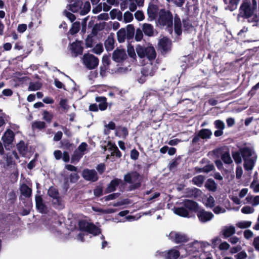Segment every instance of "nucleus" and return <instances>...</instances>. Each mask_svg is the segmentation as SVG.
Here are the masks:
<instances>
[{"instance_id": "b1692460", "label": "nucleus", "mask_w": 259, "mask_h": 259, "mask_svg": "<svg viewBox=\"0 0 259 259\" xmlns=\"http://www.w3.org/2000/svg\"><path fill=\"white\" fill-rule=\"evenodd\" d=\"M35 202L37 209L39 212L45 213L47 210V208L43 202V200L40 196H35Z\"/></svg>"}, {"instance_id": "f8f14e48", "label": "nucleus", "mask_w": 259, "mask_h": 259, "mask_svg": "<svg viewBox=\"0 0 259 259\" xmlns=\"http://www.w3.org/2000/svg\"><path fill=\"white\" fill-rule=\"evenodd\" d=\"M82 177L88 181L95 182L98 181L99 177L95 169H84L82 171Z\"/></svg>"}, {"instance_id": "ddd939ff", "label": "nucleus", "mask_w": 259, "mask_h": 259, "mask_svg": "<svg viewBox=\"0 0 259 259\" xmlns=\"http://www.w3.org/2000/svg\"><path fill=\"white\" fill-rule=\"evenodd\" d=\"M169 238L176 243L185 242L188 241L187 236L182 233L172 232L169 235Z\"/></svg>"}, {"instance_id": "6ab92c4d", "label": "nucleus", "mask_w": 259, "mask_h": 259, "mask_svg": "<svg viewBox=\"0 0 259 259\" xmlns=\"http://www.w3.org/2000/svg\"><path fill=\"white\" fill-rule=\"evenodd\" d=\"M13 156H15L16 159L18 158L17 153L16 152H13L11 154L9 153L7 155L6 163H2L0 162V164H3L4 168L14 167L15 162L13 160Z\"/></svg>"}, {"instance_id": "c9c22d12", "label": "nucleus", "mask_w": 259, "mask_h": 259, "mask_svg": "<svg viewBox=\"0 0 259 259\" xmlns=\"http://www.w3.org/2000/svg\"><path fill=\"white\" fill-rule=\"evenodd\" d=\"M204 204L206 207L212 208L215 204V200L211 196L206 197L203 199Z\"/></svg>"}, {"instance_id": "e433bc0d", "label": "nucleus", "mask_w": 259, "mask_h": 259, "mask_svg": "<svg viewBox=\"0 0 259 259\" xmlns=\"http://www.w3.org/2000/svg\"><path fill=\"white\" fill-rule=\"evenodd\" d=\"M92 209L95 212H100L102 214H110L115 212V210L113 208H108L104 209L97 207H92Z\"/></svg>"}, {"instance_id": "1a4fd4ad", "label": "nucleus", "mask_w": 259, "mask_h": 259, "mask_svg": "<svg viewBox=\"0 0 259 259\" xmlns=\"http://www.w3.org/2000/svg\"><path fill=\"white\" fill-rule=\"evenodd\" d=\"M202 242L195 241L193 242L188 244L185 247L182 246L181 249L183 250L186 257L187 255H192V254L199 252V250L202 249Z\"/></svg>"}, {"instance_id": "864d4df0", "label": "nucleus", "mask_w": 259, "mask_h": 259, "mask_svg": "<svg viewBox=\"0 0 259 259\" xmlns=\"http://www.w3.org/2000/svg\"><path fill=\"white\" fill-rule=\"evenodd\" d=\"M254 209L249 206H245L242 208L241 212L244 214L252 213L254 212Z\"/></svg>"}, {"instance_id": "de8ad7c7", "label": "nucleus", "mask_w": 259, "mask_h": 259, "mask_svg": "<svg viewBox=\"0 0 259 259\" xmlns=\"http://www.w3.org/2000/svg\"><path fill=\"white\" fill-rule=\"evenodd\" d=\"M46 127V123L44 121H37L33 122L32 124V130L38 129L41 130Z\"/></svg>"}, {"instance_id": "393cba45", "label": "nucleus", "mask_w": 259, "mask_h": 259, "mask_svg": "<svg viewBox=\"0 0 259 259\" xmlns=\"http://www.w3.org/2000/svg\"><path fill=\"white\" fill-rule=\"evenodd\" d=\"M122 183V180L119 179H115L111 181L106 190V193H109L114 191L116 188Z\"/></svg>"}, {"instance_id": "9b49d317", "label": "nucleus", "mask_w": 259, "mask_h": 259, "mask_svg": "<svg viewBox=\"0 0 259 259\" xmlns=\"http://www.w3.org/2000/svg\"><path fill=\"white\" fill-rule=\"evenodd\" d=\"M83 63L88 69H93L98 66L99 60L92 54H84L83 57Z\"/></svg>"}, {"instance_id": "473e14b6", "label": "nucleus", "mask_w": 259, "mask_h": 259, "mask_svg": "<svg viewBox=\"0 0 259 259\" xmlns=\"http://www.w3.org/2000/svg\"><path fill=\"white\" fill-rule=\"evenodd\" d=\"M96 101L99 103V108L101 110H105L107 107L106 98L104 97H97L96 98Z\"/></svg>"}, {"instance_id": "052dcab7", "label": "nucleus", "mask_w": 259, "mask_h": 259, "mask_svg": "<svg viewBox=\"0 0 259 259\" xmlns=\"http://www.w3.org/2000/svg\"><path fill=\"white\" fill-rule=\"evenodd\" d=\"M143 31L140 29H137L136 32L135 39L137 41H140L143 37Z\"/></svg>"}, {"instance_id": "c03bdc74", "label": "nucleus", "mask_w": 259, "mask_h": 259, "mask_svg": "<svg viewBox=\"0 0 259 259\" xmlns=\"http://www.w3.org/2000/svg\"><path fill=\"white\" fill-rule=\"evenodd\" d=\"M41 83L40 82H31L29 83L28 90L30 91H35L39 90L41 87Z\"/></svg>"}, {"instance_id": "2f4dec72", "label": "nucleus", "mask_w": 259, "mask_h": 259, "mask_svg": "<svg viewBox=\"0 0 259 259\" xmlns=\"http://www.w3.org/2000/svg\"><path fill=\"white\" fill-rule=\"evenodd\" d=\"M21 194L25 197H29L31 195L32 190L27 185L22 184L20 187Z\"/></svg>"}, {"instance_id": "39448f33", "label": "nucleus", "mask_w": 259, "mask_h": 259, "mask_svg": "<svg viewBox=\"0 0 259 259\" xmlns=\"http://www.w3.org/2000/svg\"><path fill=\"white\" fill-rule=\"evenodd\" d=\"M136 52L140 58H146L149 61L155 59L156 57L155 49L152 46L144 47L138 45L136 47Z\"/></svg>"}, {"instance_id": "cd10ccee", "label": "nucleus", "mask_w": 259, "mask_h": 259, "mask_svg": "<svg viewBox=\"0 0 259 259\" xmlns=\"http://www.w3.org/2000/svg\"><path fill=\"white\" fill-rule=\"evenodd\" d=\"M114 42L113 36H108L104 43L105 47L107 51H111L114 49Z\"/></svg>"}, {"instance_id": "0eeeda50", "label": "nucleus", "mask_w": 259, "mask_h": 259, "mask_svg": "<svg viewBox=\"0 0 259 259\" xmlns=\"http://www.w3.org/2000/svg\"><path fill=\"white\" fill-rule=\"evenodd\" d=\"M124 181L131 184L128 189L130 191L134 190L141 186V181L139 174L136 172H131L127 174L124 177Z\"/></svg>"}, {"instance_id": "bf43d9fd", "label": "nucleus", "mask_w": 259, "mask_h": 259, "mask_svg": "<svg viewBox=\"0 0 259 259\" xmlns=\"http://www.w3.org/2000/svg\"><path fill=\"white\" fill-rule=\"evenodd\" d=\"M53 115L47 111L43 113V118L47 122H50L52 119Z\"/></svg>"}, {"instance_id": "4be33fe9", "label": "nucleus", "mask_w": 259, "mask_h": 259, "mask_svg": "<svg viewBox=\"0 0 259 259\" xmlns=\"http://www.w3.org/2000/svg\"><path fill=\"white\" fill-rule=\"evenodd\" d=\"M183 205L188 211H195L198 208L197 203L191 200H185L183 201Z\"/></svg>"}, {"instance_id": "a878e982", "label": "nucleus", "mask_w": 259, "mask_h": 259, "mask_svg": "<svg viewBox=\"0 0 259 259\" xmlns=\"http://www.w3.org/2000/svg\"><path fill=\"white\" fill-rule=\"evenodd\" d=\"M142 30L145 35L152 36L154 34V29L153 26L150 24L144 23L142 25Z\"/></svg>"}, {"instance_id": "a18cd8bd", "label": "nucleus", "mask_w": 259, "mask_h": 259, "mask_svg": "<svg viewBox=\"0 0 259 259\" xmlns=\"http://www.w3.org/2000/svg\"><path fill=\"white\" fill-rule=\"evenodd\" d=\"M126 37L128 39H131L134 36L135 33V29L133 25H128L126 29Z\"/></svg>"}, {"instance_id": "f3484780", "label": "nucleus", "mask_w": 259, "mask_h": 259, "mask_svg": "<svg viewBox=\"0 0 259 259\" xmlns=\"http://www.w3.org/2000/svg\"><path fill=\"white\" fill-rule=\"evenodd\" d=\"M157 70V67L150 63L143 67L141 70V74L145 76H153Z\"/></svg>"}, {"instance_id": "13d9d810", "label": "nucleus", "mask_w": 259, "mask_h": 259, "mask_svg": "<svg viewBox=\"0 0 259 259\" xmlns=\"http://www.w3.org/2000/svg\"><path fill=\"white\" fill-rule=\"evenodd\" d=\"M94 44L93 36L88 35L85 39V45L87 47L91 48Z\"/></svg>"}, {"instance_id": "423d86ee", "label": "nucleus", "mask_w": 259, "mask_h": 259, "mask_svg": "<svg viewBox=\"0 0 259 259\" xmlns=\"http://www.w3.org/2000/svg\"><path fill=\"white\" fill-rule=\"evenodd\" d=\"M252 3L251 4L250 2H243L240 6L238 15L244 18H249L252 16L256 7V2L255 0H252Z\"/></svg>"}, {"instance_id": "9d476101", "label": "nucleus", "mask_w": 259, "mask_h": 259, "mask_svg": "<svg viewBox=\"0 0 259 259\" xmlns=\"http://www.w3.org/2000/svg\"><path fill=\"white\" fill-rule=\"evenodd\" d=\"M48 194L53 199V203L54 204L58 206L59 208H61L63 207L62 200L56 188L51 187L48 191Z\"/></svg>"}, {"instance_id": "79ce46f5", "label": "nucleus", "mask_w": 259, "mask_h": 259, "mask_svg": "<svg viewBox=\"0 0 259 259\" xmlns=\"http://www.w3.org/2000/svg\"><path fill=\"white\" fill-rule=\"evenodd\" d=\"M221 159L227 164H230L233 163V160L230 156L229 152H225L221 155Z\"/></svg>"}, {"instance_id": "2eb2a0df", "label": "nucleus", "mask_w": 259, "mask_h": 259, "mask_svg": "<svg viewBox=\"0 0 259 259\" xmlns=\"http://www.w3.org/2000/svg\"><path fill=\"white\" fill-rule=\"evenodd\" d=\"M70 50L71 51L72 56L73 57H76L78 55H81L83 51L82 42L79 41H76L73 42L70 45Z\"/></svg>"}, {"instance_id": "c85d7f7f", "label": "nucleus", "mask_w": 259, "mask_h": 259, "mask_svg": "<svg viewBox=\"0 0 259 259\" xmlns=\"http://www.w3.org/2000/svg\"><path fill=\"white\" fill-rule=\"evenodd\" d=\"M174 212L183 217H189V212L185 207L183 206L182 207H175L174 208Z\"/></svg>"}, {"instance_id": "aec40b11", "label": "nucleus", "mask_w": 259, "mask_h": 259, "mask_svg": "<svg viewBox=\"0 0 259 259\" xmlns=\"http://www.w3.org/2000/svg\"><path fill=\"white\" fill-rule=\"evenodd\" d=\"M157 13L158 8L157 6L153 4H149L147 9L148 20L150 21L154 20L157 17Z\"/></svg>"}, {"instance_id": "e2e57ef3", "label": "nucleus", "mask_w": 259, "mask_h": 259, "mask_svg": "<svg viewBox=\"0 0 259 259\" xmlns=\"http://www.w3.org/2000/svg\"><path fill=\"white\" fill-rule=\"evenodd\" d=\"M88 145V144L85 142H82L78 147L77 149L81 152L82 153H83V154H85L87 150V147Z\"/></svg>"}, {"instance_id": "a211bd4d", "label": "nucleus", "mask_w": 259, "mask_h": 259, "mask_svg": "<svg viewBox=\"0 0 259 259\" xmlns=\"http://www.w3.org/2000/svg\"><path fill=\"white\" fill-rule=\"evenodd\" d=\"M158 47L163 53H166L170 49L171 41L167 38L163 37L159 40Z\"/></svg>"}, {"instance_id": "7ed1b4c3", "label": "nucleus", "mask_w": 259, "mask_h": 259, "mask_svg": "<svg viewBox=\"0 0 259 259\" xmlns=\"http://www.w3.org/2000/svg\"><path fill=\"white\" fill-rule=\"evenodd\" d=\"M172 15L169 11L161 10L158 19V24L161 26H165L167 31L171 33L172 32Z\"/></svg>"}, {"instance_id": "a19ab883", "label": "nucleus", "mask_w": 259, "mask_h": 259, "mask_svg": "<svg viewBox=\"0 0 259 259\" xmlns=\"http://www.w3.org/2000/svg\"><path fill=\"white\" fill-rule=\"evenodd\" d=\"M126 30L124 28H121L119 30L117 33L118 40L119 42H124L126 36Z\"/></svg>"}, {"instance_id": "6e6552de", "label": "nucleus", "mask_w": 259, "mask_h": 259, "mask_svg": "<svg viewBox=\"0 0 259 259\" xmlns=\"http://www.w3.org/2000/svg\"><path fill=\"white\" fill-rule=\"evenodd\" d=\"M78 226L80 230L88 232L94 236L97 235L101 232V230L94 224L85 221H80L78 223Z\"/></svg>"}, {"instance_id": "ea45409f", "label": "nucleus", "mask_w": 259, "mask_h": 259, "mask_svg": "<svg viewBox=\"0 0 259 259\" xmlns=\"http://www.w3.org/2000/svg\"><path fill=\"white\" fill-rule=\"evenodd\" d=\"M84 155L83 153H82L76 149L73 153V154L71 157V162H74L75 161L78 162L80 158Z\"/></svg>"}, {"instance_id": "7c9ffc66", "label": "nucleus", "mask_w": 259, "mask_h": 259, "mask_svg": "<svg viewBox=\"0 0 259 259\" xmlns=\"http://www.w3.org/2000/svg\"><path fill=\"white\" fill-rule=\"evenodd\" d=\"M199 136L200 137V138L202 139H209L211 138L212 133L211 131L207 128H203L199 131L198 132Z\"/></svg>"}, {"instance_id": "774afa93", "label": "nucleus", "mask_w": 259, "mask_h": 259, "mask_svg": "<svg viewBox=\"0 0 259 259\" xmlns=\"http://www.w3.org/2000/svg\"><path fill=\"white\" fill-rule=\"evenodd\" d=\"M213 211L215 214H220L224 213L226 211V210L225 208L220 206H217L214 207V208L213 209Z\"/></svg>"}, {"instance_id": "c756f323", "label": "nucleus", "mask_w": 259, "mask_h": 259, "mask_svg": "<svg viewBox=\"0 0 259 259\" xmlns=\"http://www.w3.org/2000/svg\"><path fill=\"white\" fill-rule=\"evenodd\" d=\"M128 132L125 127L120 126L116 128L115 135L119 138L125 139L128 135Z\"/></svg>"}, {"instance_id": "20e7f679", "label": "nucleus", "mask_w": 259, "mask_h": 259, "mask_svg": "<svg viewBox=\"0 0 259 259\" xmlns=\"http://www.w3.org/2000/svg\"><path fill=\"white\" fill-rule=\"evenodd\" d=\"M182 246L179 247V250L172 248L168 251H157L155 253V256L162 258L163 259H178L179 256L183 258L186 257L183 250H182Z\"/></svg>"}, {"instance_id": "5701e85b", "label": "nucleus", "mask_w": 259, "mask_h": 259, "mask_svg": "<svg viewBox=\"0 0 259 259\" xmlns=\"http://www.w3.org/2000/svg\"><path fill=\"white\" fill-rule=\"evenodd\" d=\"M14 137V135L13 131L8 130L2 137V140L3 141L5 145H9L13 142Z\"/></svg>"}, {"instance_id": "58836bf2", "label": "nucleus", "mask_w": 259, "mask_h": 259, "mask_svg": "<svg viewBox=\"0 0 259 259\" xmlns=\"http://www.w3.org/2000/svg\"><path fill=\"white\" fill-rule=\"evenodd\" d=\"M84 155L83 153H82L76 149L73 153V154L71 157V162H74L75 161L78 162L80 158Z\"/></svg>"}, {"instance_id": "bb28decb", "label": "nucleus", "mask_w": 259, "mask_h": 259, "mask_svg": "<svg viewBox=\"0 0 259 259\" xmlns=\"http://www.w3.org/2000/svg\"><path fill=\"white\" fill-rule=\"evenodd\" d=\"M182 23L180 18L177 15L175 16L174 18V28L175 32L177 35H180L182 34Z\"/></svg>"}, {"instance_id": "4d7b16f0", "label": "nucleus", "mask_w": 259, "mask_h": 259, "mask_svg": "<svg viewBox=\"0 0 259 259\" xmlns=\"http://www.w3.org/2000/svg\"><path fill=\"white\" fill-rule=\"evenodd\" d=\"M215 127L219 130H224L225 125L223 121L221 120H217L214 122Z\"/></svg>"}, {"instance_id": "69168bd1", "label": "nucleus", "mask_w": 259, "mask_h": 259, "mask_svg": "<svg viewBox=\"0 0 259 259\" xmlns=\"http://www.w3.org/2000/svg\"><path fill=\"white\" fill-rule=\"evenodd\" d=\"M8 201L11 203H13L16 199L15 193L14 191L10 192L8 195Z\"/></svg>"}, {"instance_id": "f03ea898", "label": "nucleus", "mask_w": 259, "mask_h": 259, "mask_svg": "<svg viewBox=\"0 0 259 259\" xmlns=\"http://www.w3.org/2000/svg\"><path fill=\"white\" fill-rule=\"evenodd\" d=\"M70 4L67 9L73 13L79 12L80 15H86L91 10V5L89 2L83 5L81 0H67Z\"/></svg>"}, {"instance_id": "412c9836", "label": "nucleus", "mask_w": 259, "mask_h": 259, "mask_svg": "<svg viewBox=\"0 0 259 259\" xmlns=\"http://www.w3.org/2000/svg\"><path fill=\"white\" fill-rule=\"evenodd\" d=\"M240 0H224L225 4L226 5L225 7V10L233 11L237 8V6Z\"/></svg>"}, {"instance_id": "4468645a", "label": "nucleus", "mask_w": 259, "mask_h": 259, "mask_svg": "<svg viewBox=\"0 0 259 259\" xmlns=\"http://www.w3.org/2000/svg\"><path fill=\"white\" fill-rule=\"evenodd\" d=\"M197 216L201 222L206 223L210 221L214 215L211 212L207 211L204 209H201L198 211Z\"/></svg>"}, {"instance_id": "8fccbe9b", "label": "nucleus", "mask_w": 259, "mask_h": 259, "mask_svg": "<svg viewBox=\"0 0 259 259\" xmlns=\"http://www.w3.org/2000/svg\"><path fill=\"white\" fill-rule=\"evenodd\" d=\"M251 225V222L245 221L239 222L237 226L240 228L244 229L249 227Z\"/></svg>"}, {"instance_id": "72a5a7b5", "label": "nucleus", "mask_w": 259, "mask_h": 259, "mask_svg": "<svg viewBox=\"0 0 259 259\" xmlns=\"http://www.w3.org/2000/svg\"><path fill=\"white\" fill-rule=\"evenodd\" d=\"M110 15L112 19H114L115 18H116L118 20L120 21H122V14L118 10H117L116 9L112 10L110 12Z\"/></svg>"}, {"instance_id": "f704fd0d", "label": "nucleus", "mask_w": 259, "mask_h": 259, "mask_svg": "<svg viewBox=\"0 0 259 259\" xmlns=\"http://www.w3.org/2000/svg\"><path fill=\"white\" fill-rule=\"evenodd\" d=\"M235 232V227L233 226L226 227L223 230V233L225 238H228Z\"/></svg>"}, {"instance_id": "6e6d98bb", "label": "nucleus", "mask_w": 259, "mask_h": 259, "mask_svg": "<svg viewBox=\"0 0 259 259\" xmlns=\"http://www.w3.org/2000/svg\"><path fill=\"white\" fill-rule=\"evenodd\" d=\"M119 195L120 194L119 193H114L105 196L103 199H104L105 201L114 200L117 198L119 196Z\"/></svg>"}, {"instance_id": "680f3d73", "label": "nucleus", "mask_w": 259, "mask_h": 259, "mask_svg": "<svg viewBox=\"0 0 259 259\" xmlns=\"http://www.w3.org/2000/svg\"><path fill=\"white\" fill-rule=\"evenodd\" d=\"M103 51L102 45L97 44L93 49V52L96 54H100Z\"/></svg>"}, {"instance_id": "5fc2aeb1", "label": "nucleus", "mask_w": 259, "mask_h": 259, "mask_svg": "<svg viewBox=\"0 0 259 259\" xmlns=\"http://www.w3.org/2000/svg\"><path fill=\"white\" fill-rule=\"evenodd\" d=\"M135 18L139 21H143L145 18V16H144L143 12L142 11H140V10L137 11L135 13Z\"/></svg>"}, {"instance_id": "3c124183", "label": "nucleus", "mask_w": 259, "mask_h": 259, "mask_svg": "<svg viewBox=\"0 0 259 259\" xmlns=\"http://www.w3.org/2000/svg\"><path fill=\"white\" fill-rule=\"evenodd\" d=\"M79 28H80V26H79V23H77V22L74 23L72 24V27L70 30V32L71 33V34H74L78 32V31L79 30Z\"/></svg>"}, {"instance_id": "0e129e2a", "label": "nucleus", "mask_w": 259, "mask_h": 259, "mask_svg": "<svg viewBox=\"0 0 259 259\" xmlns=\"http://www.w3.org/2000/svg\"><path fill=\"white\" fill-rule=\"evenodd\" d=\"M111 154L112 155L115 156L118 158H120L121 156V153L117 146L113 147Z\"/></svg>"}, {"instance_id": "338daca9", "label": "nucleus", "mask_w": 259, "mask_h": 259, "mask_svg": "<svg viewBox=\"0 0 259 259\" xmlns=\"http://www.w3.org/2000/svg\"><path fill=\"white\" fill-rule=\"evenodd\" d=\"M247 255L244 251H242L235 255L236 259H246Z\"/></svg>"}, {"instance_id": "09e8293b", "label": "nucleus", "mask_w": 259, "mask_h": 259, "mask_svg": "<svg viewBox=\"0 0 259 259\" xmlns=\"http://www.w3.org/2000/svg\"><path fill=\"white\" fill-rule=\"evenodd\" d=\"M206 187L210 191H215L217 189V185L212 180L209 179L205 184Z\"/></svg>"}, {"instance_id": "603ef678", "label": "nucleus", "mask_w": 259, "mask_h": 259, "mask_svg": "<svg viewBox=\"0 0 259 259\" xmlns=\"http://www.w3.org/2000/svg\"><path fill=\"white\" fill-rule=\"evenodd\" d=\"M17 148L19 151V152L23 155H24L26 154L27 149L26 147L25 146L24 143H20L17 145Z\"/></svg>"}, {"instance_id": "49530a36", "label": "nucleus", "mask_w": 259, "mask_h": 259, "mask_svg": "<svg viewBox=\"0 0 259 259\" xmlns=\"http://www.w3.org/2000/svg\"><path fill=\"white\" fill-rule=\"evenodd\" d=\"M133 19V14L129 11L125 12L122 16V21L125 23L131 22Z\"/></svg>"}, {"instance_id": "f257e3e1", "label": "nucleus", "mask_w": 259, "mask_h": 259, "mask_svg": "<svg viewBox=\"0 0 259 259\" xmlns=\"http://www.w3.org/2000/svg\"><path fill=\"white\" fill-rule=\"evenodd\" d=\"M232 157L236 164H240L243 158L244 168L249 173L253 169L257 159L253 148L246 146L240 148L239 152H232Z\"/></svg>"}, {"instance_id": "dca6fc26", "label": "nucleus", "mask_w": 259, "mask_h": 259, "mask_svg": "<svg viewBox=\"0 0 259 259\" xmlns=\"http://www.w3.org/2000/svg\"><path fill=\"white\" fill-rule=\"evenodd\" d=\"M126 58V54L125 50L116 49L112 55L113 60L116 62H121Z\"/></svg>"}, {"instance_id": "37998d69", "label": "nucleus", "mask_w": 259, "mask_h": 259, "mask_svg": "<svg viewBox=\"0 0 259 259\" xmlns=\"http://www.w3.org/2000/svg\"><path fill=\"white\" fill-rule=\"evenodd\" d=\"M204 181V177L202 175H198L194 177L192 179V182L194 184L198 187H201Z\"/></svg>"}, {"instance_id": "4c0bfd02", "label": "nucleus", "mask_w": 259, "mask_h": 259, "mask_svg": "<svg viewBox=\"0 0 259 259\" xmlns=\"http://www.w3.org/2000/svg\"><path fill=\"white\" fill-rule=\"evenodd\" d=\"M84 155L83 153H82L76 149L73 153V154L71 157V162H74L75 161L78 162L80 158Z\"/></svg>"}]
</instances>
